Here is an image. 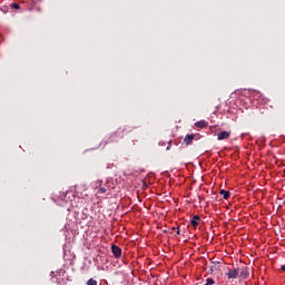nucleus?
I'll list each match as a JSON object with an SVG mask.
<instances>
[{"label": "nucleus", "mask_w": 285, "mask_h": 285, "mask_svg": "<svg viewBox=\"0 0 285 285\" xmlns=\"http://www.w3.org/2000/svg\"><path fill=\"white\" fill-rule=\"evenodd\" d=\"M119 139H124V130L121 129H117L116 132L110 136V141H119Z\"/></svg>", "instance_id": "1"}, {"label": "nucleus", "mask_w": 285, "mask_h": 285, "mask_svg": "<svg viewBox=\"0 0 285 285\" xmlns=\"http://www.w3.org/2000/svg\"><path fill=\"white\" fill-rule=\"evenodd\" d=\"M226 275L228 279H237V277H239V267L229 271Z\"/></svg>", "instance_id": "2"}, {"label": "nucleus", "mask_w": 285, "mask_h": 285, "mask_svg": "<svg viewBox=\"0 0 285 285\" xmlns=\"http://www.w3.org/2000/svg\"><path fill=\"white\" fill-rule=\"evenodd\" d=\"M249 275L250 273L248 272V267H239V277H243V279H248Z\"/></svg>", "instance_id": "3"}, {"label": "nucleus", "mask_w": 285, "mask_h": 285, "mask_svg": "<svg viewBox=\"0 0 285 285\" xmlns=\"http://www.w3.org/2000/svg\"><path fill=\"white\" fill-rule=\"evenodd\" d=\"M111 253H112V255H114L117 259H119V257H121V249H120L119 246H117V245H112V246H111Z\"/></svg>", "instance_id": "4"}, {"label": "nucleus", "mask_w": 285, "mask_h": 285, "mask_svg": "<svg viewBox=\"0 0 285 285\" xmlns=\"http://www.w3.org/2000/svg\"><path fill=\"white\" fill-rule=\"evenodd\" d=\"M195 137H196L195 134L186 135L185 138H184V144H186V146H190V144H193Z\"/></svg>", "instance_id": "5"}, {"label": "nucleus", "mask_w": 285, "mask_h": 285, "mask_svg": "<svg viewBox=\"0 0 285 285\" xmlns=\"http://www.w3.org/2000/svg\"><path fill=\"white\" fill-rule=\"evenodd\" d=\"M229 138H230V131H222L217 136L218 141H224V139H229Z\"/></svg>", "instance_id": "6"}, {"label": "nucleus", "mask_w": 285, "mask_h": 285, "mask_svg": "<svg viewBox=\"0 0 285 285\" xmlns=\"http://www.w3.org/2000/svg\"><path fill=\"white\" fill-rule=\"evenodd\" d=\"M200 219L202 217H199V215H195L190 220L191 226H194V228H197L199 226Z\"/></svg>", "instance_id": "7"}, {"label": "nucleus", "mask_w": 285, "mask_h": 285, "mask_svg": "<svg viewBox=\"0 0 285 285\" xmlns=\"http://www.w3.org/2000/svg\"><path fill=\"white\" fill-rule=\"evenodd\" d=\"M196 128H206V126H208V122H206V120H199L197 122H195Z\"/></svg>", "instance_id": "8"}, {"label": "nucleus", "mask_w": 285, "mask_h": 285, "mask_svg": "<svg viewBox=\"0 0 285 285\" xmlns=\"http://www.w3.org/2000/svg\"><path fill=\"white\" fill-rule=\"evenodd\" d=\"M219 195H222L223 198L228 199V197H230V191L225 190V189H220Z\"/></svg>", "instance_id": "9"}, {"label": "nucleus", "mask_w": 285, "mask_h": 285, "mask_svg": "<svg viewBox=\"0 0 285 285\" xmlns=\"http://www.w3.org/2000/svg\"><path fill=\"white\" fill-rule=\"evenodd\" d=\"M106 191H107L106 187H100L98 189V193H100V195H106Z\"/></svg>", "instance_id": "10"}, {"label": "nucleus", "mask_w": 285, "mask_h": 285, "mask_svg": "<svg viewBox=\"0 0 285 285\" xmlns=\"http://www.w3.org/2000/svg\"><path fill=\"white\" fill-rule=\"evenodd\" d=\"M215 281L213 278H207L205 285H214Z\"/></svg>", "instance_id": "11"}, {"label": "nucleus", "mask_w": 285, "mask_h": 285, "mask_svg": "<svg viewBox=\"0 0 285 285\" xmlns=\"http://www.w3.org/2000/svg\"><path fill=\"white\" fill-rule=\"evenodd\" d=\"M87 285H97V281L90 278V279L87 282Z\"/></svg>", "instance_id": "12"}, {"label": "nucleus", "mask_w": 285, "mask_h": 285, "mask_svg": "<svg viewBox=\"0 0 285 285\" xmlns=\"http://www.w3.org/2000/svg\"><path fill=\"white\" fill-rule=\"evenodd\" d=\"M11 7H12L14 10H19V4H18V3H12Z\"/></svg>", "instance_id": "13"}, {"label": "nucleus", "mask_w": 285, "mask_h": 285, "mask_svg": "<svg viewBox=\"0 0 285 285\" xmlns=\"http://www.w3.org/2000/svg\"><path fill=\"white\" fill-rule=\"evenodd\" d=\"M181 232L179 230V227H177V232H176V235H180Z\"/></svg>", "instance_id": "14"}, {"label": "nucleus", "mask_w": 285, "mask_h": 285, "mask_svg": "<svg viewBox=\"0 0 285 285\" xmlns=\"http://www.w3.org/2000/svg\"><path fill=\"white\" fill-rule=\"evenodd\" d=\"M281 271L285 272V265L281 266Z\"/></svg>", "instance_id": "15"}, {"label": "nucleus", "mask_w": 285, "mask_h": 285, "mask_svg": "<svg viewBox=\"0 0 285 285\" xmlns=\"http://www.w3.org/2000/svg\"><path fill=\"white\" fill-rule=\"evenodd\" d=\"M171 230H177V228H176V227H173Z\"/></svg>", "instance_id": "16"}]
</instances>
